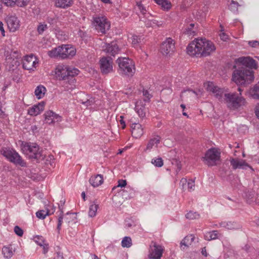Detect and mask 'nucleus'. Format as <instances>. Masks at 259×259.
Returning a JSON list of instances; mask_svg holds the SVG:
<instances>
[{
    "mask_svg": "<svg viewBox=\"0 0 259 259\" xmlns=\"http://www.w3.org/2000/svg\"><path fill=\"white\" fill-rule=\"evenodd\" d=\"M238 68L234 70L232 80L237 84L250 83L254 79L251 69L257 68V63L250 57H241L236 60Z\"/></svg>",
    "mask_w": 259,
    "mask_h": 259,
    "instance_id": "f257e3e1",
    "label": "nucleus"
},
{
    "mask_svg": "<svg viewBox=\"0 0 259 259\" xmlns=\"http://www.w3.org/2000/svg\"><path fill=\"white\" fill-rule=\"evenodd\" d=\"M205 87L207 91L212 94L219 100H221L224 96V100L227 107L231 110H237L246 104L245 99L241 96V90L238 88L239 94L236 93H224L222 89L214 85L212 82L208 81L205 84Z\"/></svg>",
    "mask_w": 259,
    "mask_h": 259,
    "instance_id": "f03ea898",
    "label": "nucleus"
},
{
    "mask_svg": "<svg viewBox=\"0 0 259 259\" xmlns=\"http://www.w3.org/2000/svg\"><path fill=\"white\" fill-rule=\"evenodd\" d=\"M190 55L207 56L215 51V47L210 41L205 38H197L191 42L187 48Z\"/></svg>",
    "mask_w": 259,
    "mask_h": 259,
    "instance_id": "7ed1b4c3",
    "label": "nucleus"
},
{
    "mask_svg": "<svg viewBox=\"0 0 259 259\" xmlns=\"http://www.w3.org/2000/svg\"><path fill=\"white\" fill-rule=\"evenodd\" d=\"M79 70L68 66H59L56 69V76L59 80L66 81L71 84L75 82L74 77L78 74Z\"/></svg>",
    "mask_w": 259,
    "mask_h": 259,
    "instance_id": "20e7f679",
    "label": "nucleus"
},
{
    "mask_svg": "<svg viewBox=\"0 0 259 259\" xmlns=\"http://www.w3.org/2000/svg\"><path fill=\"white\" fill-rule=\"evenodd\" d=\"M76 54L75 49L70 45H62L54 48L48 52L51 57L61 59H70Z\"/></svg>",
    "mask_w": 259,
    "mask_h": 259,
    "instance_id": "39448f33",
    "label": "nucleus"
},
{
    "mask_svg": "<svg viewBox=\"0 0 259 259\" xmlns=\"http://www.w3.org/2000/svg\"><path fill=\"white\" fill-rule=\"evenodd\" d=\"M21 149L23 153L28 156L30 159L39 161L43 160L45 157L42 150L35 143H25L22 146Z\"/></svg>",
    "mask_w": 259,
    "mask_h": 259,
    "instance_id": "423d86ee",
    "label": "nucleus"
},
{
    "mask_svg": "<svg viewBox=\"0 0 259 259\" xmlns=\"http://www.w3.org/2000/svg\"><path fill=\"white\" fill-rule=\"evenodd\" d=\"M118 71L122 75L132 76L135 72L134 62L128 58H121L117 60Z\"/></svg>",
    "mask_w": 259,
    "mask_h": 259,
    "instance_id": "0eeeda50",
    "label": "nucleus"
},
{
    "mask_svg": "<svg viewBox=\"0 0 259 259\" xmlns=\"http://www.w3.org/2000/svg\"><path fill=\"white\" fill-rule=\"evenodd\" d=\"M3 155L11 162L14 163L16 165H19L21 167H26L27 166L26 162L22 157L13 149H3L1 150Z\"/></svg>",
    "mask_w": 259,
    "mask_h": 259,
    "instance_id": "6e6552de",
    "label": "nucleus"
},
{
    "mask_svg": "<svg viewBox=\"0 0 259 259\" xmlns=\"http://www.w3.org/2000/svg\"><path fill=\"white\" fill-rule=\"evenodd\" d=\"M221 153L217 149L210 148L205 153L203 157L204 163L209 166H212L217 165L220 161Z\"/></svg>",
    "mask_w": 259,
    "mask_h": 259,
    "instance_id": "1a4fd4ad",
    "label": "nucleus"
},
{
    "mask_svg": "<svg viewBox=\"0 0 259 259\" xmlns=\"http://www.w3.org/2000/svg\"><path fill=\"white\" fill-rule=\"evenodd\" d=\"M93 24L98 32L103 34H105L110 28V23L105 17L94 18Z\"/></svg>",
    "mask_w": 259,
    "mask_h": 259,
    "instance_id": "9d476101",
    "label": "nucleus"
},
{
    "mask_svg": "<svg viewBox=\"0 0 259 259\" xmlns=\"http://www.w3.org/2000/svg\"><path fill=\"white\" fill-rule=\"evenodd\" d=\"M23 68L30 72L34 71L38 65V59L33 54L27 55L22 60Z\"/></svg>",
    "mask_w": 259,
    "mask_h": 259,
    "instance_id": "9b49d317",
    "label": "nucleus"
},
{
    "mask_svg": "<svg viewBox=\"0 0 259 259\" xmlns=\"http://www.w3.org/2000/svg\"><path fill=\"white\" fill-rule=\"evenodd\" d=\"M8 52L6 54V62L7 65H9V68L12 70H14L15 68H17L20 64V56L17 51L11 52L10 54L8 55Z\"/></svg>",
    "mask_w": 259,
    "mask_h": 259,
    "instance_id": "f8f14e48",
    "label": "nucleus"
},
{
    "mask_svg": "<svg viewBox=\"0 0 259 259\" xmlns=\"http://www.w3.org/2000/svg\"><path fill=\"white\" fill-rule=\"evenodd\" d=\"M163 252L162 246L158 245L155 242L152 241L150 245L148 256L152 259H160Z\"/></svg>",
    "mask_w": 259,
    "mask_h": 259,
    "instance_id": "ddd939ff",
    "label": "nucleus"
},
{
    "mask_svg": "<svg viewBox=\"0 0 259 259\" xmlns=\"http://www.w3.org/2000/svg\"><path fill=\"white\" fill-rule=\"evenodd\" d=\"M101 72L103 74H107L113 71V61L111 58L103 57L100 60Z\"/></svg>",
    "mask_w": 259,
    "mask_h": 259,
    "instance_id": "4468645a",
    "label": "nucleus"
},
{
    "mask_svg": "<svg viewBox=\"0 0 259 259\" xmlns=\"http://www.w3.org/2000/svg\"><path fill=\"white\" fill-rule=\"evenodd\" d=\"M175 49V41L170 37L167 38L160 47V52L163 55L170 54Z\"/></svg>",
    "mask_w": 259,
    "mask_h": 259,
    "instance_id": "2eb2a0df",
    "label": "nucleus"
},
{
    "mask_svg": "<svg viewBox=\"0 0 259 259\" xmlns=\"http://www.w3.org/2000/svg\"><path fill=\"white\" fill-rule=\"evenodd\" d=\"M103 50L108 55L115 56L117 54L120 50L116 41H112L110 43H106L102 47Z\"/></svg>",
    "mask_w": 259,
    "mask_h": 259,
    "instance_id": "dca6fc26",
    "label": "nucleus"
},
{
    "mask_svg": "<svg viewBox=\"0 0 259 259\" xmlns=\"http://www.w3.org/2000/svg\"><path fill=\"white\" fill-rule=\"evenodd\" d=\"M44 116L46 123L49 124H53L55 122H60L62 120L61 116L51 110L46 111Z\"/></svg>",
    "mask_w": 259,
    "mask_h": 259,
    "instance_id": "f3484780",
    "label": "nucleus"
},
{
    "mask_svg": "<svg viewBox=\"0 0 259 259\" xmlns=\"http://www.w3.org/2000/svg\"><path fill=\"white\" fill-rule=\"evenodd\" d=\"M6 22L11 31L14 32L19 28L20 21L15 16H8Z\"/></svg>",
    "mask_w": 259,
    "mask_h": 259,
    "instance_id": "a211bd4d",
    "label": "nucleus"
},
{
    "mask_svg": "<svg viewBox=\"0 0 259 259\" xmlns=\"http://www.w3.org/2000/svg\"><path fill=\"white\" fill-rule=\"evenodd\" d=\"M45 105L43 101L34 105L28 110V113L31 116H36L44 110Z\"/></svg>",
    "mask_w": 259,
    "mask_h": 259,
    "instance_id": "6ab92c4d",
    "label": "nucleus"
},
{
    "mask_svg": "<svg viewBox=\"0 0 259 259\" xmlns=\"http://www.w3.org/2000/svg\"><path fill=\"white\" fill-rule=\"evenodd\" d=\"M132 134L133 137L138 139L143 134V128L142 125L138 123H133L132 126Z\"/></svg>",
    "mask_w": 259,
    "mask_h": 259,
    "instance_id": "aec40b11",
    "label": "nucleus"
},
{
    "mask_svg": "<svg viewBox=\"0 0 259 259\" xmlns=\"http://www.w3.org/2000/svg\"><path fill=\"white\" fill-rule=\"evenodd\" d=\"M219 226L228 230H238L241 228V225L235 222H222L219 223Z\"/></svg>",
    "mask_w": 259,
    "mask_h": 259,
    "instance_id": "412c9836",
    "label": "nucleus"
},
{
    "mask_svg": "<svg viewBox=\"0 0 259 259\" xmlns=\"http://www.w3.org/2000/svg\"><path fill=\"white\" fill-rule=\"evenodd\" d=\"M195 236L193 234L186 236L181 242L180 246L182 250H185L191 245L194 241Z\"/></svg>",
    "mask_w": 259,
    "mask_h": 259,
    "instance_id": "4be33fe9",
    "label": "nucleus"
},
{
    "mask_svg": "<svg viewBox=\"0 0 259 259\" xmlns=\"http://www.w3.org/2000/svg\"><path fill=\"white\" fill-rule=\"evenodd\" d=\"M90 183L94 187H97L101 185L104 181L103 176L101 175H97L92 176L90 179Z\"/></svg>",
    "mask_w": 259,
    "mask_h": 259,
    "instance_id": "5701e85b",
    "label": "nucleus"
},
{
    "mask_svg": "<svg viewBox=\"0 0 259 259\" xmlns=\"http://www.w3.org/2000/svg\"><path fill=\"white\" fill-rule=\"evenodd\" d=\"M73 4V0H56L55 6L58 8L66 9Z\"/></svg>",
    "mask_w": 259,
    "mask_h": 259,
    "instance_id": "b1692460",
    "label": "nucleus"
},
{
    "mask_svg": "<svg viewBox=\"0 0 259 259\" xmlns=\"http://www.w3.org/2000/svg\"><path fill=\"white\" fill-rule=\"evenodd\" d=\"M230 164L232 166L233 169L242 168L243 166L247 165L245 162L243 160L237 158H232L230 159Z\"/></svg>",
    "mask_w": 259,
    "mask_h": 259,
    "instance_id": "393cba45",
    "label": "nucleus"
},
{
    "mask_svg": "<svg viewBox=\"0 0 259 259\" xmlns=\"http://www.w3.org/2000/svg\"><path fill=\"white\" fill-rule=\"evenodd\" d=\"M2 253L4 258L9 259L13 255L14 251L11 246H5L2 248Z\"/></svg>",
    "mask_w": 259,
    "mask_h": 259,
    "instance_id": "a878e982",
    "label": "nucleus"
},
{
    "mask_svg": "<svg viewBox=\"0 0 259 259\" xmlns=\"http://www.w3.org/2000/svg\"><path fill=\"white\" fill-rule=\"evenodd\" d=\"M160 138L159 136H156L150 139L147 143L146 150H151L154 146H157L160 142Z\"/></svg>",
    "mask_w": 259,
    "mask_h": 259,
    "instance_id": "bb28decb",
    "label": "nucleus"
},
{
    "mask_svg": "<svg viewBox=\"0 0 259 259\" xmlns=\"http://www.w3.org/2000/svg\"><path fill=\"white\" fill-rule=\"evenodd\" d=\"M46 91V88L44 86L39 85L35 90V95L38 99H40L44 97Z\"/></svg>",
    "mask_w": 259,
    "mask_h": 259,
    "instance_id": "cd10ccee",
    "label": "nucleus"
},
{
    "mask_svg": "<svg viewBox=\"0 0 259 259\" xmlns=\"http://www.w3.org/2000/svg\"><path fill=\"white\" fill-rule=\"evenodd\" d=\"M158 5L164 10H169L171 6V3L167 0H154Z\"/></svg>",
    "mask_w": 259,
    "mask_h": 259,
    "instance_id": "c85d7f7f",
    "label": "nucleus"
},
{
    "mask_svg": "<svg viewBox=\"0 0 259 259\" xmlns=\"http://www.w3.org/2000/svg\"><path fill=\"white\" fill-rule=\"evenodd\" d=\"M99 206L98 204L93 203L90 205L89 210V215L90 217H94L96 215L97 211Z\"/></svg>",
    "mask_w": 259,
    "mask_h": 259,
    "instance_id": "c756f323",
    "label": "nucleus"
},
{
    "mask_svg": "<svg viewBox=\"0 0 259 259\" xmlns=\"http://www.w3.org/2000/svg\"><path fill=\"white\" fill-rule=\"evenodd\" d=\"M135 110L140 117H144L146 115L145 107L142 105H136Z\"/></svg>",
    "mask_w": 259,
    "mask_h": 259,
    "instance_id": "7c9ffc66",
    "label": "nucleus"
},
{
    "mask_svg": "<svg viewBox=\"0 0 259 259\" xmlns=\"http://www.w3.org/2000/svg\"><path fill=\"white\" fill-rule=\"evenodd\" d=\"M218 237V231H212L207 232L204 235V238L207 240H211Z\"/></svg>",
    "mask_w": 259,
    "mask_h": 259,
    "instance_id": "2f4dec72",
    "label": "nucleus"
},
{
    "mask_svg": "<svg viewBox=\"0 0 259 259\" xmlns=\"http://www.w3.org/2000/svg\"><path fill=\"white\" fill-rule=\"evenodd\" d=\"M250 94L254 99L259 100V82L251 90Z\"/></svg>",
    "mask_w": 259,
    "mask_h": 259,
    "instance_id": "473e14b6",
    "label": "nucleus"
},
{
    "mask_svg": "<svg viewBox=\"0 0 259 259\" xmlns=\"http://www.w3.org/2000/svg\"><path fill=\"white\" fill-rule=\"evenodd\" d=\"M131 39L132 45L135 48H137L139 46L142 42L141 37L137 35L133 36Z\"/></svg>",
    "mask_w": 259,
    "mask_h": 259,
    "instance_id": "72a5a7b5",
    "label": "nucleus"
},
{
    "mask_svg": "<svg viewBox=\"0 0 259 259\" xmlns=\"http://www.w3.org/2000/svg\"><path fill=\"white\" fill-rule=\"evenodd\" d=\"M50 214V211L47 209V210H40L36 212V216L40 219H44L46 217L47 215H49Z\"/></svg>",
    "mask_w": 259,
    "mask_h": 259,
    "instance_id": "f704fd0d",
    "label": "nucleus"
},
{
    "mask_svg": "<svg viewBox=\"0 0 259 259\" xmlns=\"http://www.w3.org/2000/svg\"><path fill=\"white\" fill-rule=\"evenodd\" d=\"M132 245V239L130 237H124L121 241V246L123 247L128 248Z\"/></svg>",
    "mask_w": 259,
    "mask_h": 259,
    "instance_id": "c9c22d12",
    "label": "nucleus"
},
{
    "mask_svg": "<svg viewBox=\"0 0 259 259\" xmlns=\"http://www.w3.org/2000/svg\"><path fill=\"white\" fill-rule=\"evenodd\" d=\"M194 24L191 23L186 28L185 33L189 36H194L196 34L195 30H194Z\"/></svg>",
    "mask_w": 259,
    "mask_h": 259,
    "instance_id": "e433bc0d",
    "label": "nucleus"
},
{
    "mask_svg": "<svg viewBox=\"0 0 259 259\" xmlns=\"http://www.w3.org/2000/svg\"><path fill=\"white\" fill-rule=\"evenodd\" d=\"M63 211L62 209L60 210V213L59 215V218L58 219V224H57V230L58 231V233H59L61 229V226L63 222Z\"/></svg>",
    "mask_w": 259,
    "mask_h": 259,
    "instance_id": "4c0bfd02",
    "label": "nucleus"
},
{
    "mask_svg": "<svg viewBox=\"0 0 259 259\" xmlns=\"http://www.w3.org/2000/svg\"><path fill=\"white\" fill-rule=\"evenodd\" d=\"M199 217V214L193 211H190L186 214V218L189 220L198 219Z\"/></svg>",
    "mask_w": 259,
    "mask_h": 259,
    "instance_id": "58836bf2",
    "label": "nucleus"
},
{
    "mask_svg": "<svg viewBox=\"0 0 259 259\" xmlns=\"http://www.w3.org/2000/svg\"><path fill=\"white\" fill-rule=\"evenodd\" d=\"M151 163L156 167H161L163 165V161L161 157H157L152 159Z\"/></svg>",
    "mask_w": 259,
    "mask_h": 259,
    "instance_id": "ea45409f",
    "label": "nucleus"
},
{
    "mask_svg": "<svg viewBox=\"0 0 259 259\" xmlns=\"http://www.w3.org/2000/svg\"><path fill=\"white\" fill-rule=\"evenodd\" d=\"M240 6L238 2L232 0L229 6V9L233 12L236 13L237 12L238 7Z\"/></svg>",
    "mask_w": 259,
    "mask_h": 259,
    "instance_id": "a19ab883",
    "label": "nucleus"
},
{
    "mask_svg": "<svg viewBox=\"0 0 259 259\" xmlns=\"http://www.w3.org/2000/svg\"><path fill=\"white\" fill-rule=\"evenodd\" d=\"M48 28V25L45 23H39L37 28V31L39 34H42Z\"/></svg>",
    "mask_w": 259,
    "mask_h": 259,
    "instance_id": "79ce46f5",
    "label": "nucleus"
},
{
    "mask_svg": "<svg viewBox=\"0 0 259 259\" xmlns=\"http://www.w3.org/2000/svg\"><path fill=\"white\" fill-rule=\"evenodd\" d=\"M136 6L138 10L142 14H145L146 13L147 11L146 8L143 5L141 2H137Z\"/></svg>",
    "mask_w": 259,
    "mask_h": 259,
    "instance_id": "37998d69",
    "label": "nucleus"
},
{
    "mask_svg": "<svg viewBox=\"0 0 259 259\" xmlns=\"http://www.w3.org/2000/svg\"><path fill=\"white\" fill-rule=\"evenodd\" d=\"M28 2V0H16L15 5L19 7H23L27 6Z\"/></svg>",
    "mask_w": 259,
    "mask_h": 259,
    "instance_id": "c03bdc74",
    "label": "nucleus"
},
{
    "mask_svg": "<svg viewBox=\"0 0 259 259\" xmlns=\"http://www.w3.org/2000/svg\"><path fill=\"white\" fill-rule=\"evenodd\" d=\"M16 0H1V2L7 6H13L15 5Z\"/></svg>",
    "mask_w": 259,
    "mask_h": 259,
    "instance_id": "a18cd8bd",
    "label": "nucleus"
},
{
    "mask_svg": "<svg viewBox=\"0 0 259 259\" xmlns=\"http://www.w3.org/2000/svg\"><path fill=\"white\" fill-rule=\"evenodd\" d=\"M14 232L19 237H21L23 235V230L18 226H16L14 229Z\"/></svg>",
    "mask_w": 259,
    "mask_h": 259,
    "instance_id": "49530a36",
    "label": "nucleus"
},
{
    "mask_svg": "<svg viewBox=\"0 0 259 259\" xmlns=\"http://www.w3.org/2000/svg\"><path fill=\"white\" fill-rule=\"evenodd\" d=\"M35 242L40 246H43L45 244V240L42 236H36L35 237Z\"/></svg>",
    "mask_w": 259,
    "mask_h": 259,
    "instance_id": "de8ad7c7",
    "label": "nucleus"
},
{
    "mask_svg": "<svg viewBox=\"0 0 259 259\" xmlns=\"http://www.w3.org/2000/svg\"><path fill=\"white\" fill-rule=\"evenodd\" d=\"M195 184L194 181L192 180H189L188 182V189L190 191H193L194 190Z\"/></svg>",
    "mask_w": 259,
    "mask_h": 259,
    "instance_id": "09e8293b",
    "label": "nucleus"
},
{
    "mask_svg": "<svg viewBox=\"0 0 259 259\" xmlns=\"http://www.w3.org/2000/svg\"><path fill=\"white\" fill-rule=\"evenodd\" d=\"M248 45L252 48H257L259 46V41L257 40L248 41Z\"/></svg>",
    "mask_w": 259,
    "mask_h": 259,
    "instance_id": "8fccbe9b",
    "label": "nucleus"
},
{
    "mask_svg": "<svg viewBox=\"0 0 259 259\" xmlns=\"http://www.w3.org/2000/svg\"><path fill=\"white\" fill-rule=\"evenodd\" d=\"M143 96L145 97V99H144L145 101H148L152 97L147 90L143 91Z\"/></svg>",
    "mask_w": 259,
    "mask_h": 259,
    "instance_id": "3c124183",
    "label": "nucleus"
},
{
    "mask_svg": "<svg viewBox=\"0 0 259 259\" xmlns=\"http://www.w3.org/2000/svg\"><path fill=\"white\" fill-rule=\"evenodd\" d=\"M223 31V30H221V31L219 34V35L222 40H223V41H226L227 40V39H228V36Z\"/></svg>",
    "mask_w": 259,
    "mask_h": 259,
    "instance_id": "603ef678",
    "label": "nucleus"
},
{
    "mask_svg": "<svg viewBox=\"0 0 259 259\" xmlns=\"http://www.w3.org/2000/svg\"><path fill=\"white\" fill-rule=\"evenodd\" d=\"M118 184L117 187H124L126 185V180H119L118 181Z\"/></svg>",
    "mask_w": 259,
    "mask_h": 259,
    "instance_id": "864d4df0",
    "label": "nucleus"
},
{
    "mask_svg": "<svg viewBox=\"0 0 259 259\" xmlns=\"http://www.w3.org/2000/svg\"><path fill=\"white\" fill-rule=\"evenodd\" d=\"M42 246L43 247V253L45 254L48 251V244H47L45 243V244Z\"/></svg>",
    "mask_w": 259,
    "mask_h": 259,
    "instance_id": "5fc2aeb1",
    "label": "nucleus"
},
{
    "mask_svg": "<svg viewBox=\"0 0 259 259\" xmlns=\"http://www.w3.org/2000/svg\"><path fill=\"white\" fill-rule=\"evenodd\" d=\"M201 253L203 255H204L205 256H207V252H206V249L205 247H204L202 249Z\"/></svg>",
    "mask_w": 259,
    "mask_h": 259,
    "instance_id": "6e6d98bb",
    "label": "nucleus"
},
{
    "mask_svg": "<svg viewBox=\"0 0 259 259\" xmlns=\"http://www.w3.org/2000/svg\"><path fill=\"white\" fill-rule=\"evenodd\" d=\"M186 182H187V179L185 178H183L181 179V180L180 181V184H182V186H183L184 184H186Z\"/></svg>",
    "mask_w": 259,
    "mask_h": 259,
    "instance_id": "4d7b16f0",
    "label": "nucleus"
},
{
    "mask_svg": "<svg viewBox=\"0 0 259 259\" xmlns=\"http://www.w3.org/2000/svg\"><path fill=\"white\" fill-rule=\"evenodd\" d=\"M3 23L2 22H1V34L3 35V36H5V30H4V29L3 27Z\"/></svg>",
    "mask_w": 259,
    "mask_h": 259,
    "instance_id": "13d9d810",
    "label": "nucleus"
},
{
    "mask_svg": "<svg viewBox=\"0 0 259 259\" xmlns=\"http://www.w3.org/2000/svg\"><path fill=\"white\" fill-rule=\"evenodd\" d=\"M255 115L258 118H259V107L256 108L255 110Z\"/></svg>",
    "mask_w": 259,
    "mask_h": 259,
    "instance_id": "bf43d9fd",
    "label": "nucleus"
},
{
    "mask_svg": "<svg viewBox=\"0 0 259 259\" xmlns=\"http://www.w3.org/2000/svg\"><path fill=\"white\" fill-rule=\"evenodd\" d=\"M120 122L121 125H122V128H124L125 127V123L124 121L122 119H121L120 120Z\"/></svg>",
    "mask_w": 259,
    "mask_h": 259,
    "instance_id": "052dcab7",
    "label": "nucleus"
},
{
    "mask_svg": "<svg viewBox=\"0 0 259 259\" xmlns=\"http://www.w3.org/2000/svg\"><path fill=\"white\" fill-rule=\"evenodd\" d=\"M102 2L105 4H110L111 3L110 0H101Z\"/></svg>",
    "mask_w": 259,
    "mask_h": 259,
    "instance_id": "680f3d73",
    "label": "nucleus"
},
{
    "mask_svg": "<svg viewBox=\"0 0 259 259\" xmlns=\"http://www.w3.org/2000/svg\"><path fill=\"white\" fill-rule=\"evenodd\" d=\"M92 256V259H100V258L98 257V256L97 255H96V254H93Z\"/></svg>",
    "mask_w": 259,
    "mask_h": 259,
    "instance_id": "e2e57ef3",
    "label": "nucleus"
},
{
    "mask_svg": "<svg viewBox=\"0 0 259 259\" xmlns=\"http://www.w3.org/2000/svg\"><path fill=\"white\" fill-rule=\"evenodd\" d=\"M81 197L84 200H85V194L84 192L81 193Z\"/></svg>",
    "mask_w": 259,
    "mask_h": 259,
    "instance_id": "0e129e2a",
    "label": "nucleus"
},
{
    "mask_svg": "<svg viewBox=\"0 0 259 259\" xmlns=\"http://www.w3.org/2000/svg\"><path fill=\"white\" fill-rule=\"evenodd\" d=\"M181 169V166L180 165H179V164H178V168H177V170L178 171H180Z\"/></svg>",
    "mask_w": 259,
    "mask_h": 259,
    "instance_id": "69168bd1",
    "label": "nucleus"
},
{
    "mask_svg": "<svg viewBox=\"0 0 259 259\" xmlns=\"http://www.w3.org/2000/svg\"><path fill=\"white\" fill-rule=\"evenodd\" d=\"M126 226L127 227V228H130L132 226V225L130 223H128L126 225Z\"/></svg>",
    "mask_w": 259,
    "mask_h": 259,
    "instance_id": "338daca9",
    "label": "nucleus"
},
{
    "mask_svg": "<svg viewBox=\"0 0 259 259\" xmlns=\"http://www.w3.org/2000/svg\"><path fill=\"white\" fill-rule=\"evenodd\" d=\"M181 107L184 110L185 108V106L184 104H181Z\"/></svg>",
    "mask_w": 259,
    "mask_h": 259,
    "instance_id": "774afa93",
    "label": "nucleus"
}]
</instances>
